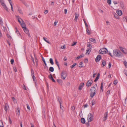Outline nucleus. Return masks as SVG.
I'll return each mask as SVG.
<instances>
[{
    "mask_svg": "<svg viewBox=\"0 0 127 127\" xmlns=\"http://www.w3.org/2000/svg\"><path fill=\"white\" fill-rule=\"evenodd\" d=\"M83 66V64L82 62H80L79 64V67H82Z\"/></svg>",
    "mask_w": 127,
    "mask_h": 127,
    "instance_id": "24",
    "label": "nucleus"
},
{
    "mask_svg": "<svg viewBox=\"0 0 127 127\" xmlns=\"http://www.w3.org/2000/svg\"><path fill=\"white\" fill-rule=\"evenodd\" d=\"M87 46L88 47H90V46H91V44L89 42H88V43Z\"/></svg>",
    "mask_w": 127,
    "mask_h": 127,
    "instance_id": "51",
    "label": "nucleus"
},
{
    "mask_svg": "<svg viewBox=\"0 0 127 127\" xmlns=\"http://www.w3.org/2000/svg\"><path fill=\"white\" fill-rule=\"evenodd\" d=\"M58 21H55L54 23V26H56V25L58 23Z\"/></svg>",
    "mask_w": 127,
    "mask_h": 127,
    "instance_id": "43",
    "label": "nucleus"
},
{
    "mask_svg": "<svg viewBox=\"0 0 127 127\" xmlns=\"http://www.w3.org/2000/svg\"><path fill=\"white\" fill-rule=\"evenodd\" d=\"M120 3V6L121 7V8L123 9H124V5L123 3L122 2H119Z\"/></svg>",
    "mask_w": 127,
    "mask_h": 127,
    "instance_id": "21",
    "label": "nucleus"
},
{
    "mask_svg": "<svg viewBox=\"0 0 127 127\" xmlns=\"http://www.w3.org/2000/svg\"><path fill=\"white\" fill-rule=\"evenodd\" d=\"M47 38H46L45 37H43V39L44 41H45V42H46L47 43H48L50 44V43L48 40H47Z\"/></svg>",
    "mask_w": 127,
    "mask_h": 127,
    "instance_id": "29",
    "label": "nucleus"
},
{
    "mask_svg": "<svg viewBox=\"0 0 127 127\" xmlns=\"http://www.w3.org/2000/svg\"><path fill=\"white\" fill-rule=\"evenodd\" d=\"M75 16L74 19V20L76 22L77 21V19L79 16V14L76 13H75Z\"/></svg>",
    "mask_w": 127,
    "mask_h": 127,
    "instance_id": "22",
    "label": "nucleus"
},
{
    "mask_svg": "<svg viewBox=\"0 0 127 127\" xmlns=\"http://www.w3.org/2000/svg\"><path fill=\"white\" fill-rule=\"evenodd\" d=\"M90 90L91 91L90 96L92 98L95 95L96 92V89L95 87H93L91 88Z\"/></svg>",
    "mask_w": 127,
    "mask_h": 127,
    "instance_id": "3",
    "label": "nucleus"
},
{
    "mask_svg": "<svg viewBox=\"0 0 127 127\" xmlns=\"http://www.w3.org/2000/svg\"><path fill=\"white\" fill-rule=\"evenodd\" d=\"M89 40L90 41L93 42L94 43H96V40L94 38H89Z\"/></svg>",
    "mask_w": 127,
    "mask_h": 127,
    "instance_id": "15",
    "label": "nucleus"
},
{
    "mask_svg": "<svg viewBox=\"0 0 127 127\" xmlns=\"http://www.w3.org/2000/svg\"><path fill=\"white\" fill-rule=\"evenodd\" d=\"M48 10H46L44 11V13L45 14H46L48 13Z\"/></svg>",
    "mask_w": 127,
    "mask_h": 127,
    "instance_id": "54",
    "label": "nucleus"
},
{
    "mask_svg": "<svg viewBox=\"0 0 127 127\" xmlns=\"http://www.w3.org/2000/svg\"><path fill=\"white\" fill-rule=\"evenodd\" d=\"M103 87V83L102 82L101 83V86L100 88V89H101V90H102V91H103V90H102Z\"/></svg>",
    "mask_w": 127,
    "mask_h": 127,
    "instance_id": "53",
    "label": "nucleus"
},
{
    "mask_svg": "<svg viewBox=\"0 0 127 127\" xmlns=\"http://www.w3.org/2000/svg\"><path fill=\"white\" fill-rule=\"evenodd\" d=\"M14 61L13 59H12L10 61L11 63V64H13L14 62Z\"/></svg>",
    "mask_w": 127,
    "mask_h": 127,
    "instance_id": "49",
    "label": "nucleus"
},
{
    "mask_svg": "<svg viewBox=\"0 0 127 127\" xmlns=\"http://www.w3.org/2000/svg\"><path fill=\"white\" fill-rule=\"evenodd\" d=\"M81 122L83 124H84L85 123V120L84 118H82L81 119Z\"/></svg>",
    "mask_w": 127,
    "mask_h": 127,
    "instance_id": "34",
    "label": "nucleus"
},
{
    "mask_svg": "<svg viewBox=\"0 0 127 127\" xmlns=\"http://www.w3.org/2000/svg\"><path fill=\"white\" fill-rule=\"evenodd\" d=\"M27 107L28 109H29V110H30V107L29 106V105L28 104H27Z\"/></svg>",
    "mask_w": 127,
    "mask_h": 127,
    "instance_id": "55",
    "label": "nucleus"
},
{
    "mask_svg": "<svg viewBox=\"0 0 127 127\" xmlns=\"http://www.w3.org/2000/svg\"><path fill=\"white\" fill-rule=\"evenodd\" d=\"M99 78V76H98L94 80V81L95 82Z\"/></svg>",
    "mask_w": 127,
    "mask_h": 127,
    "instance_id": "39",
    "label": "nucleus"
},
{
    "mask_svg": "<svg viewBox=\"0 0 127 127\" xmlns=\"http://www.w3.org/2000/svg\"><path fill=\"white\" fill-rule=\"evenodd\" d=\"M35 61L36 62V65L37 66V65H38V60L36 58H35Z\"/></svg>",
    "mask_w": 127,
    "mask_h": 127,
    "instance_id": "50",
    "label": "nucleus"
},
{
    "mask_svg": "<svg viewBox=\"0 0 127 127\" xmlns=\"http://www.w3.org/2000/svg\"><path fill=\"white\" fill-rule=\"evenodd\" d=\"M124 64L126 67H127V62L126 61H124Z\"/></svg>",
    "mask_w": 127,
    "mask_h": 127,
    "instance_id": "38",
    "label": "nucleus"
},
{
    "mask_svg": "<svg viewBox=\"0 0 127 127\" xmlns=\"http://www.w3.org/2000/svg\"><path fill=\"white\" fill-rule=\"evenodd\" d=\"M57 98L58 100L59 101L60 103V106H61V104L62 103V100L61 98L59 97H57Z\"/></svg>",
    "mask_w": 127,
    "mask_h": 127,
    "instance_id": "13",
    "label": "nucleus"
},
{
    "mask_svg": "<svg viewBox=\"0 0 127 127\" xmlns=\"http://www.w3.org/2000/svg\"><path fill=\"white\" fill-rule=\"evenodd\" d=\"M114 17L115 18H117L118 19H120V17L119 16V15H118V14H116L114 13Z\"/></svg>",
    "mask_w": 127,
    "mask_h": 127,
    "instance_id": "23",
    "label": "nucleus"
},
{
    "mask_svg": "<svg viewBox=\"0 0 127 127\" xmlns=\"http://www.w3.org/2000/svg\"><path fill=\"white\" fill-rule=\"evenodd\" d=\"M9 122L10 124H11L12 123L10 117H9Z\"/></svg>",
    "mask_w": 127,
    "mask_h": 127,
    "instance_id": "52",
    "label": "nucleus"
},
{
    "mask_svg": "<svg viewBox=\"0 0 127 127\" xmlns=\"http://www.w3.org/2000/svg\"><path fill=\"white\" fill-rule=\"evenodd\" d=\"M17 18L18 19V22L19 23L23 29L25 28L26 27V26L23 20L19 16H17Z\"/></svg>",
    "mask_w": 127,
    "mask_h": 127,
    "instance_id": "2",
    "label": "nucleus"
},
{
    "mask_svg": "<svg viewBox=\"0 0 127 127\" xmlns=\"http://www.w3.org/2000/svg\"><path fill=\"white\" fill-rule=\"evenodd\" d=\"M93 81L92 80H89L87 82L86 84V86L88 87L90 86L91 85Z\"/></svg>",
    "mask_w": 127,
    "mask_h": 127,
    "instance_id": "10",
    "label": "nucleus"
},
{
    "mask_svg": "<svg viewBox=\"0 0 127 127\" xmlns=\"http://www.w3.org/2000/svg\"><path fill=\"white\" fill-rule=\"evenodd\" d=\"M55 64L57 65L59 69H60V67H59V63H58V61H57V60L56 59H55Z\"/></svg>",
    "mask_w": 127,
    "mask_h": 127,
    "instance_id": "26",
    "label": "nucleus"
},
{
    "mask_svg": "<svg viewBox=\"0 0 127 127\" xmlns=\"http://www.w3.org/2000/svg\"><path fill=\"white\" fill-rule=\"evenodd\" d=\"M16 114L18 116L20 115V110L19 108H18L17 109Z\"/></svg>",
    "mask_w": 127,
    "mask_h": 127,
    "instance_id": "27",
    "label": "nucleus"
},
{
    "mask_svg": "<svg viewBox=\"0 0 127 127\" xmlns=\"http://www.w3.org/2000/svg\"><path fill=\"white\" fill-rule=\"evenodd\" d=\"M0 127H3V123L1 121H0Z\"/></svg>",
    "mask_w": 127,
    "mask_h": 127,
    "instance_id": "35",
    "label": "nucleus"
},
{
    "mask_svg": "<svg viewBox=\"0 0 127 127\" xmlns=\"http://www.w3.org/2000/svg\"><path fill=\"white\" fill-rule=\"evenodd\" d=\"M0 24L1 25H2L3 24V22L1 19H0Z\"/></svg>",
    "mask_w": 127,
    "mask_h": 127,
    "instance_id": "58",
    "label": "nucleus"
},
{
    "mask_svg": "<svg viewBox=\"0 0 127 127\" xmlns=\"http://www.w3.org/2000/svg\"><path fill=\"white\" fill-rule=\"evenodd\" d=\"M13 101L14 102V103H17L16 99L14 97H12V98Z\"/></svg>",
    "mask_w": 127,
    "mask_h": 127,
    "instance_id": "31",
    "label": "nucleus"
},
{
    "mask_svg": "<svg viewBox=\"0 0 127 127\" xmlns=\"http://www.w3.org/2000/svg\"><path fill=\"white\" fill-rule=\"evenodd\" d=\"M61 48L62 49H64L65 48V47L64 45L62 46L61 47Z\"/></svg>",
    "mask_w": 127,
    "mask_h": 127,
    "instance_id": "60",
    "label": "nucleus"
},
{
    "mask_svg": "<svg viewBox=\"0 0 127 127\" xmlns=\"http://www.w3.org/2000/svg\"><path fill=\"white\" fill-rule=\"evenodd\" d=\"M107 3L109 4H111V0H107Z\"/></svg>",
    "mask_w": 127,
    "mask_h": 127,
    "instance_id": "40",
    "label": "nucleus"
},
{
    "mask_svg": "<svg viewBox=\"0 0 127 127\" xmlns=\"http://www.w3.org/2000/svg\"><path fill=\"white\" fill-rule=\"evenodd\" d=\"M84 62L86 64L88 62V59H85L84 60Z\"/></svg>",
    "mask_w": 127,
    "mask_h": 127,
    "instance_id": "44",
    "label": "nucleus"
},
{
    "mask_svg": "<svg viewBox=\"0 0 127 127\" xmlns=\"http://www.w3.org/2000/svg\"><path fill=\"white\" fill-rule=\"evenodd\" d=\"M32 78L33 79V81H34L35 80V76H34V75H32Z\"/></svg>",
    "mask_w": 127,
    "mask_h": 127,
    "instance_id": "61",
    "label": "nucleus"
},
{
    "mask_svg": "<svg viewBox=\"0 0 127 127\" xmlns=\"http://www.w3.org/2000/svg\"><path fill=\"white\" fill-rule=\"evenodd\" d=\"M15 29L16 30V32L17 33V34L18 35H21L20 33L19 32V31L17 29V28L16 27L15 28Z\"/></svg>",
    "mask_w": 127,
    "mask_h": 127,
    "instance_id": "25",
    "label": "nucleus"
},
{
    "mask_svg": "<svg viewBox=\"0 0 127 127\" xmlns=\"http://www.w3.org/2000/svg\"><path fill=\"white\" fill-rule=\"evenodd\" d=\"M67 60V58L66 57H65L64 59V61H66Z\"/></svg>",
    "mask_w": 127,
    "mask_h": 127,
    "instance_id": "64",
    "label": "nucleus"
},
{
    "mask_svg": "<svg viewBox=\"0 0 127 127\" xmlns=\"http://www.w3.org/2000/svg\"><path fill=\"white\" fill-rule=\"evenodd\" d=\"M93 115L91 113H89L88 115V122H91L93 119Z\"/></svg>",
    "mask_w": 127,
    "mask_h": 127,
    "instance_id": "7",
    "label": "nucleus"
},
{
    "mask_svg": "<svg viewBox=\"0 0 127 127\" xmlns=\"http://www.w3.org/2000/svg\"><path fill=\"white\" fill-rule=\"evenodd\" d=\"M49 61L50 63L52 65L54 64V62H53V59L52 58H50Z\"/></svg>",
    "mask_w": 127,
    "mask_h": 127,
    "instance_id": "30",
    "label": "nucleus"
},
{
    "mask_svg": "<svg viewBox=\"0 0 127 127\" xmlns=\"http://www.w3.org/2000/svg\"><path fill=\"white\" fill-rule=\"evenodd\" d=\"M101 56L100 55H98L95 59V61L96 62H98L101 59Z\"/></svg>",
    "mask_w": 127,
    "mask_h": 127,
    "instance_id": "12",
    "label": "nucleus"
},
{
    "mask_svg": "<svg viewBox=\"0 0 127 127\" xmlns=\"http://www.w3.org/2000/svg\"><path fill=\"white\" fill-rule=\"evenodd\" d=\"M84 56V55L83 54H82V55L80 56H79L76 57L75 58V60H76L77 59H79L81 58L82 57H83Z\"/></svg>",
    "mask_w": 127,
    "mask_h": 127,
    "instance_id": "18",
    "label": "nucleus"
},
{
    "mask_svg": "<svg viewBox=\"0 0 127 127\" xmlns=\"http://www.w3.org/2000/svg\"><path fill=\"white\" fill-rule=\"evenodd\" d=\"M119 48L121 50L123 53L124 54H127V51L124 48H123L122 47H119Z\"/></svg>",
    "mask_w": 127,
    "mask_h": 127,
    "instance_id": "9",
    "label": "nucleus"
},
{
    "mask_svg": "<svg viewBox=\"0 0 127 127\" xmlns=\"http://www.w3.org/2000/svg\"><path fill=\"white\" fill-rule=\"evenodd\" d=\"M84 83H81L80 84L78 88L79 90H81L82 89V87L84 85Z\"/></svg>",
    "mask_w": 127,
    "mask_h": 127,
    "instance_id": "19",
    "label": "nucleus"
},
{
    "mask_svg": "<svg viewBox=\"0 0 127 127\" xmlns=\"http://www.w3.org/2000/svg\"><path fill=\"white\" fill-rule=\"evenodd\" d=\"M49 70L50 71L53 72L54 71V68L53 67H50L49 68Z\"/></svg>",
    "mask_w": 127,
    "mask_h": 127,
    "instance_id": "32",
    "label": "nucleus"
},
{
    "mask_svg": "<svg viewBox=\"0 0 127 127\" xmlns=\"http://www.w3.org/2000/svg\"><path fill=\"white\" fill-rule=\"evenodd\" d=\"M107 52V49L104 48H102L99 51V53L100 54H104Z\"/></svg>",
    "mask_w": 127,
    "mask_h": 127,
    "instance_id": "4",
    "label": "nucleus"
},
{
    "mask_svg": "<svg viewBox=\"0 0 127 127\" xmlns=\"http://www.w3.org/2000/svg\"><path fill=\"white\" fill-rule=\"evenodd\" d=\"M9 1V3H10V5H11V10L13 11V7L12 6V3L11 1V0H8Z\"/></svg>",
    "mask_w": 127,
    "mask_h": 127,
    "instance_id": "16",
    "label": "nucleus"
},
{
    "mask_svg": "<svg viewBox=\"0 0 127 127\" xmlns=\"http://www.w3.org/2000/svg\"><path fill=\"white\" fill-rule=\"evenodd\" d=\"M31 71L32 75H34L33 71L32 70H31Z\"/></svg>",
    "mask_w": 127,
    "mask_h": 127,
    "instance_id": "57",
    "label": "nucleus"
},
{
    "mask_svg": "<svg viewBox=\"0 0 127 127\" xmlns=\"http://www.w3.org/2000/svg\"><path fill=\"white\" fill-rule=\"evenodd\" d=\"M23 30L24 32L28 35V36L29 37H31V35L30 34L28 28H25L24 29H23Z\"/></svg>",
    "mask_w": 127,
    "mask_h": 127,
    "instance_id": "8",
    "label": "nucleus"
},
{
    "mask_svg": "<svg viewBox=\"0 0 127 127\" xmlns=\"http://www.w3.org/2000/svg\"><path fill=\"white\" fill-rule=\"evenodd\" d=\"M87 106H88V105L86 104L84 105V108H85L87 107Z\"/></svg>",
    "mask_w": 127,
    "mask_h": 127,
    "instance_id": "62",
    "label": "nucleus"
},
{
    "mask_svg": "<svg viewBox=\"0 0 127 127\" xmlns=\"http://www.w3.org/2000/svg\"><path fill=\"white\" fill-rule=\"evenodd\" d=\"M118 83L117 81V80H115L113 82V84L115 85H116L117 83Z\"/></svg>",
    "mask_w": 127,
    "mask_h": 127,
    "instance_id": "47",
    "label": "nucleus"
},
{
    "mask_svg": "<svg viewBox=\"0 0 127 127\" xmlns=\"http://www.w3.org/2000/svg\"><path fill=\"white\" fill-rule=\"evenodd\" d=\"M0 2L2 5L3 8L7 11H8V9L6 6V5L4 3L3 0H2Z\"/></svg>",
    "mask_w": 127,
    "mask_h": 127,
    "instance_id": "6",
    "label": "nucleus"
},
{
    "mask_svg": "<svg viewBox=\"0 0 127 127\" xmlns=\"http://www.w3.org/2000/svg\"><path fill=\"white\" fill-rule=\"evenodd\" d=\"M124 73L125 74L126 76L127 77V71L126 70H124Z\"/></svg>",
    "mask_w": 127,
    "mask_h": 127,
    "instance_id": "42",
    "label": "nucleus"
},
{
    "mask_svg": "<svg viewBox=\"0 0 127 127\" xmlns=\"http://www.w3.org/2000/svg\"><path fill=\"white\" fill-rule=\"evenodd\" d=\"M67 74L66 72L64 71H62L61 74V77L63 80H64L66 77Z\"/></svg>",
    "mask_w": 127,
    "mask_h": 127,
    "instance_id": "5",
    "label": "nucleus"
},
{
    "mask_svg": "<svg viewBox=\"0 0 127 127\" xmlns=\"http://www.w3.org/2000/svg\"><path fill=\"white\" fill-rule=\"evenodd\" d=\"M77 43V42H74L73 43H72L71 45V46H74V45H75L76 43Z\"/></svg>",
    "mask_w": 127,
    "mask_h": 127,
    "instance_id": "45",
    "label": "nucleus"
},
{
    "mask_svg": "<svg viewBox=\"0 0 127 127\" xmlns=\"http://www.w3.org/2000/svg\"><path fill=\"white\" fill-rule=\"evenodd\" d=\"M49 77L50 79L53 78L52 75L51 74H50L49 76Z\"/></svg>",
    "mask_w": 127,
    "mask_h": 127,
    "instance_id": "56",
    "label": "nucleus"
},
{
    "mask_svg": "<svg viewBox=\"0 0 127 127\" xmlns=\"http://www.w3.org/2000/svg\"><path fill=\"white\" fill-rule=\"evenodd\" d=\"M76 65V63L70 66L71 68H73Z\"/></svg>",
    "mask_w": 127,
    "mask_h": 127,
    "instance_id": "37",
    "label": "nucleus"
},
{
    "mask_svg": "<svg viewBox=\"0 0 127 127\" xmlns=\"http://www.w3.org/2000/svg\"><path fill=\"white\" fill-rule=\"evenodd\" d=\"M67 12V10L66 9H64V12L65 14H66Z\"/></svg>",
    "mask_w": 127,
    "mask_h": 127,
    "instance_id": "59",
    "label": "nucleus"
},
{
    "mask_svg": "<svg viewBox=\"0 0 127 127\" xmlns=\"http://www.w3.org/2000/svg\"><path fill=\"white\" fill-rule=\"evenodd\" d=\"M9 108V106L8 105L7 103H6L5 106V108L4 109L6 111H7V110H8Z\"/></svg>",
    "mask_w": 127,
    "mask_h": 127,
    "instance_id": "17",
    "label": "nucleus"
},
{
    "mask_svg": "<svg viewBox=\"0 0 127 127\" xmlns=\"http://www.w3.org/2000/svg\"><path fill=\"white\" fill-rule=\"evenodd\" d=\"M83 21H84V23H85V25L86 26V27L87 28H88V25H87V24L86 22V21H85V20L84 19L83 20Z\"/></svg>",
    "mask_w": 127,
    "mask_h": 127,
    "instance_id": "48",
    "label": "nucleus"
},
{
    "mask_svg": "<svg viewBox=\"0 0 127 127\" xmlns=\"http://www.w3.org/2000/svg\"><path fill=\"white\" fill-rule=\"evenodd\" d=\"M123 20L125 21L126 20V22L127 23V16H125L123 18Z\"/></svg>",
    "mask_w": 127,
    "mask_h": 127,
    "instance_id": "36",
    "label": "nucleus"
},
{
    "mask_svg": "<svg viewBox=\"0 0 127 127\" xmlns=\"http://www.w3.org/2000/svg\"><path fill=\"white\" fill-rule=\"evenodd\" d=\"M86 32L87 33H88V34H90L89 30L87 28L86 29Z\"/></svg>",
    "mask_w": 127,
    "mask_h": 127,
    "instance_id": "46",
    "label": "nucleus"
},
{
    "mask_svg": "<svg viewBox=\"0 0 127 127\" xmlns=\"http://www.w3.org/2000/svg\"><path fill=\"white\" fill-rule=\"evenodd\" d=\"M57 82L60 84H62V81L61 79H58L57 80Z\"/></svg>",
    "mask_w": 127,
    "mask_h": 127,
    "instance_id": "33",
    "label": "nucleus"
},
{
    "mask_svg": "<svg viewBox=\"0 0 127 127\" xmlns=\"http://www.w3.org/2000/svg\"><path fill=\"white\" fill-rule=\"evenodd\" d=\"M116 12L118 15L120 16H121L122 14V12L121 10L118 9L116 10Z\"/></svg>",
    "mask_w": 127,
    "mask_h": 127,
    "instance_id": "11",
    "label": "nucleus"
},
{
    "mask_svg": "<svg viewBox=\"0 0 127 127\" xmlns=\"http://www.w3.org/2000/svg\"><path fill=\"white\" fill-rule=\"evenodd\" d=\"M71 109L72 110H74L75 109V108L74 106H72L71 107Z\"/></svg>",
    "mask_w": 127,
    "mask_h": 127,
    "instance_id": "63",
    "label": "nucleus"
},
{
    "mask_svg": "<svg viewBox=\"0 0 127 127\" xmlns=\"http://www.w3.org/2000/svg\"><path fill=\"white\" fill-rule=\"evenodd\" d=\"M113 55L116 57H121L123 56V54L118 49H115L113 50Z\"/></svg>",
    "mask_w": 127,
    "mask_h": 127,
    "instance_id": "1",
    "label": "nucleus"
},
{
    "mask_svg": "<svg viewBox=\"0 0 127 127\" xmlns=\"http://www.w3.org/2000/svg\"><path fill=\"white\" fill-rule=\"evenodd\" d=\"M107 112H106L104 113V116L103 117V120H106L107 118Z\"/></svg>",
    "mask_w": 127,
    "mask_h": 127,
    "instance_id": "20",
    "label": "nucleus"
},
{
    "mask_svg": "<svg viewBox=\"0 0 127 127\" xmlns=\"http://www.w3.org/2000/svg\"><path fill=\"white\" fill-rule=\"evenodd\" d=\"M91 50V47H89L88 48L86 51V54H88L87 55L89 54Z\"/></svg>",
    "mask_w": 127,
    "mask_h": 127,
    "instance_id": "14",
    "label": "nucleus"
},
{
    "mask_svg": "<svg viewBox=\"0 0 127 127\" xmlns=\"http://www.w3.org/2000/svg\"><path fill=\"white\" fill-rule=\"evenodd\" d=\"M105 61L103 60L102 61V63L101 64V66L102 67H103L105 65Z\"/></svg>",
    "mask_w": 127,
    "mask_h": 127,
    "instance_id": "28",
    "label": "nucleus"
},
{
    "mask_svg": "<svg viewBox=\"0 0 127 127\" xmlns=\"http://www.w3.org/2000/svg\"><path fill=\"white\" fill-rule=\"evenodd\" d=\"M113 3L114 4H116L119 3V1H113Z\"/></svg>",
    "mask_w": 127,
    "mask_h": 127,
    "instance_id": "41",
    "label": "nucleus"
}]
</instances>
